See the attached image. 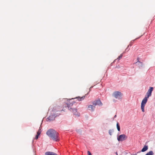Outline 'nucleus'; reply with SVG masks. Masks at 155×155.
Returning <instances> with one entry per match:
<instances>
[{
	"mask_svg": "<svg viewBox=\"0 0 155 155\" xmlns=\"http://www.w3.org/2000/svg\"><path fill=\"white\" fill-rule=\"evenodd\" d=\"M55 117H56V116H55V115H51L47 119V120L50 121L51 120H54Z\"/></svg>",
	"mask_w": 155,
	"mask_h": 155,
	"instance_id": "obj_8",
	"label": "nucleus"
},
{
	"mask_svg": "<svg viewBox=\"0 0 155 155\" xmlns=\"http://www.w3.org/2000/svg\"><path fill=\"white\" fill-rule=\"evenodd\" d=\"M93 105H89L88 106V110L91 111L94 110L95 108V106L97 105H101L102 103L101 101L99 100H97L94 101L93 103Z\"/></svg>",
	"mask_w": 155,
	"mask_h": 155,
	"instance_id": "obj_2",
	"label": "nucleus"
},
{
	"mask_svg": "<svg viewBox=\"0 0 155 155\" xmlns=\"http://www.w3.org/2000/svg\"><path fill=\"white\" fill-rule=\"evenodd\" d=\"M153 153L152 151H150L147 153L145 155H153Z\"/></svg>",
	"mask_w": 155,
	"mask_h": 155,
	"instance_id": "obj_12",
	"label": "nucleus"
},
{
	"mask_svg": "<svg viewBox=\"0 0 155 155\" xmlns=\"http://www.w3.org/2000/svg\"><path fill=\"white\" fill-rule=\"evenodd\" d=\"M127 138L125 134H121L117 137V140L119 141H122L126 140Z\"/></svg>",
	"mask_w": 155,
	"mask_h": 155,
	"instance_id": "obj_6",
	"label": "nucleus"
},
{
	"mask_svg": "<svg viewBox=\"0 0 155 155\" xmlns=\"http://www.w3.org/2000/svg\"><path fill=\"white\" fill-rule=\"evenodd\" d=\"M113 95L115 98L120 99H121L123 94L120 91H115L114 92Z\"/></svg>",
	"mask_w": 155,
	"mask_h": 155,
	"instance_id": "obj_4",
	"label": "nucleus"
},
{
	"mask_svg": "<svg viewBox=\"0 0 155 155\" xmlns=\"http://www.w3.org/2000/svg\"><path fill=\"white\" fill-rule=\"evenodd\" d=\"M153 89V87H150L147 93V95L145 97L148 98L149 97H150L151 95Z\"/></svg>",
	"mask_w": 155,
	"mask_h": 155,
	"instance_id": "obj_7",
	"label": "nucleus"
},
{
	"mask_svg": "<svg viewBox=\"0 0 155 155\" xmlns=\"http://www.w3.org/2000/svg\"><path fill=\"white\" fill-rule=\"evenodd\" d=\"M41 129L40 128H39V129L38 131L37 132V134H38V135H40V134H41Z\"/></svg>",
	"mask_w": 155,
	"mask_h": 155,
	"instance_id": "obj_15",
	"label": "nucleus"
},
{
	"mask_svg": "<svg viewBox=\"0 0 155 155\" xmlns=\"http://www.w3.org/2000/svg\"><path fill=\"white\" fill-rule=\"evenodd\" d=\"M148 98L145 97L142 101L141 104V108L142 111L143 112L145 111L144 107L147 101Z\"/></svg>",
	"mask_w": 155,
	"mask_h": 155,
	"instance_id": "obj_3",
	"label": "nucleus"
},
{
	"mask_svg": "<svg viewBox=\"0 0 155 155\" xmlns=\"http://www.w3.org/2000/svg\"><path fill=\"white\" fill-rule=\"evenodd\" d=\"M116 117V115H115V116H114V118H115V117Z\"/></svg>",
	"mask_w": 155,
	"mask_h": 155,
	"instance_id": "obj_21",
	"label": "nucleus"
},
{
	"mask_svg": "<svg viewBox=\"0 0 155 155\" xmlns=\"http://www.w3.org/2000/svg\"><path fill=\"white\" fill-rule=\"evenodd\" d=\"M113 132V131L112 130H109V133L110 135H112V133Z\"/></svg>",
	"mask_w": 155,
	"mask_h": 155,
	"instance_id": "obj_17",
	"label": "nucleus"
},
{
	"mask_svg": "<svg viewBox=\"0 0 155 155\" xmlns=\"http://www.w3.org/2000/svg\"><path fill=\"white\" fill-rule=\"evenodd\" d=\"M46 134L50 138L53 140L57 142L59 141V134L54 130L50 129L47 132Z\"/></svg>",
	"mask_w": 155,
	"mask_h": 155,
	"instance_id": "obj_1",
	"label": "nucleus"
},
{
	"mask_svg": "<svg viewBox=\"0 0 155 155\" xmlns=\"http://www.w3.org/2000/svg\"><path fill=\"white\" fill-rule=\"evenodd\" d=\"M45 154L46 155H58L56 153L51 152H47Z\"/></svg>",
	"mask_w": 155,
	"mask_h": 155,
	"instance_id": "obj_9",
	"label": "nucleus"
},
{
	"mask_svg": "<svg viewBox=\"0 0 155 155\" xmlns=\"http://www.w3.org/2000/svg\"><path fill=\"white\" fill-rule=\"evenodd\" d=\"M39 135H38V134H37V135H36V136L35 137V139L36 140H37L38 138V136Z\"/></svg>",
	"mask_w": 155,
	"mask_h": 155,
	"instance_id": "obj_18",
	"label": "nucleus"
},
{
	"mask_svg": "<svg viewBox=\"0 0 155 155\" xmlns=\"http://www.w3.org/2000/svg\"><path fill=\"white\" fill-rule=\"evenodd\" d=\"M88 155H92L91 153L89 151H87Z\"/></svg>",
	"mask_w": 155,
	"mask_h": 155,
	"instance_id": "obj_19",
	"label": "nucleus"
},
{
	"mask_svg": "<svg viewBox=\"0 0 155 155\" xmlns=\"http://www.w3.org/2000/svg\"><path fill=\"white\" fill-rule=\"evenodd\" d=\"M138 64H136L138 65L140 68V67H142L140 66V63H138Z\"/></svg>",
	"mask_w": 155,
	"mask_h": 155,
	"instance_id": "obj_20",
	"label": "nucleus"
},
{
	"mask_svg": "<svg viewBox=\"0 0 155 155\" xmlns=\"http://www.w3.org/2000/svg\"><path fill=\"white\" fill-rule=\"evenodd\" d=\"M140 59V58H137V62H136L135 63L136 64H139L138 63H140V66L142 67L143 66V63L142 62H141L139 61Z\"/></svg>",
	"mask_w": 155,
	"mask_h": 155,
	"instance_id": "obj_10",
	"label": "nucleus"
},
{
	"mask_svg": "<svg viewBox=\"0 0 155 155\" xmlns=\"http://www.w3.org/2000/svg\"><path fill=\"white\" fill-rule=\"evenodd\" d=\"M66 104L67 105V106H66V108H68V109L71 111H72L73 112L74 114L76 116H78V117H79L80 116V114L79 113H77V114L76 113L77 112V109H76L75 108H70L68 104Z\"/></svg>",
	"mask_w": 155,
	"mask_h": 155,
	"instance_id": "obj_5",
	"label": "nucleus"
},
{
	"mask_svg": "<svg viewBox=\"0 0 155 155\" xmlns=\"http://www.w3.org/2000/svg\"><path fill=\"white\" fill-rule=\"evenodd\" d=\"M123 56V54H120V55L118 57V58H117V59L118 60H120V59Z\"/></svg>",
	"mask_w": 155,
	"mask_h": 155,
	"instance_id": "obj_16",
	"label": "nucleus"
},
{
	"mask_svg": "<svg viewBox=\"0 0 155 155\" xmlns=\"http://www.w3.org/2000/svg\"><path fill=\"white\" fill-rule=\"evenodd\" d=\"M117 130L118 131H120V126L119 125V123L118 122H117Z\"/></svg>",
	"mask_w": 155,
	"mask_h": 155,
	"instance_id": "obj_13",
	"label": "nucleus"
},
{
	"mask_svg": "<svg viewBox=\"0 0 155 155\" xmlns=\"http://www.w3.org/2000/svg\"><path fill=\"white\" fill-rule=\"evenodd\" d=\"M84 97L85 96H83L81 97L78 98V100L79 101H81L84 99Z\"/></svg>",
	"mask_w": 155,
	"mask_h": 155,
	"instance_id": "obj_14",
	"label": "nucleus"
},
{
	"mask_svg": "<svg viewBox=\"0 0 155 155\" xmlns=\"http://www.w3.org/2000/svg\"><path fill=\"white\" fill-rule=\"evenodd\" d=\"M116 153L117 154V155H118L117 154V153L116 152Z\"/></svg>",
	"mask_w": 155,
	"mask_h": 155,
	"instance_id": "obj_23",
	"label": "nucleus"
},
{
	"mask_svg": "<svg viewBox=\"0 0 155 155\" xmlns=\"http://www.w3.org/2000/svg\"><path fill=\"white\" fill-rule=\"evenodd\" d=\"M137 155L136 154H133V155Z\"/></svg>",
	"mask_w": 155,
	"mask_h": 155,
	"instance_id": "obj_22",
	"label": "nucleus"
},
{
	"mask_svg": "<svg viewBox=\"0 0 155 155\" xmlns=\"http://www.w3.org/2000/svg\"><path fill=\"white\" fill-rule=\"evenodd\" d=\"M148 149V147L147 146L145 145L141 150L142 152H144L147 150Z\"/></svg>",
	"mask_w": 155,
	"mask_h": 155,
	"instance_id": "obj_11",
	"label": "nucleus"
}]
</instances>
